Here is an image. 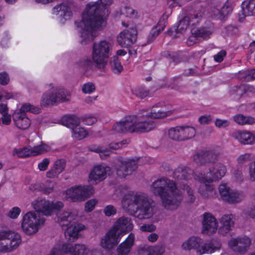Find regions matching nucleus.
<instances>
[{"label": "nucleus", "instance_id": "1", "mask_svg": "<svg viewBox=\"0 0 255 255\" xmlns=\"http://www.w3.org/2000/svg\"><path fill=\"white\" fill-rule=\"evenodd\" d=\"M193 172L186 167H179L173 173V177L178 180V189L176 183L166 177L155 181L151 186L152 193L160 196L163 206L169 210L176 209L183 200L192 203L195 200L192 190L184 183L193 176Z\"/></svg>", "mask_w": 255, "mask_h": 255}, {"label": "nucleus", "instance_id": "2", "mask_svg": "<svg viewBox=\"0 0 255 255\" xmlns=\"http://www.w3.org/2000/svg\"><path fill=\"white\" fill-rule=\"evenodd\" d=\"M112 3L113 0H98L86 4L81 19L75 22L82 44L93 40L98 36L97 31L106 26L110 13L108 6Z\"/></svg>", "mask_w": 255, "mask_h": 255}, {"label": "nucleus", "instance_id": "3", "mask_svg": "<svg viewBox=\"0 0 255 255\" xmlns=\"http://www.w3.org/2000/svg\"><path fill=\"white\" fill-rule=\"evenodd\" d=\"M31 206L35 211H29L23 217L21 228L27 235H33L44 225L45 219L38 213L46 216H51L54 212L59 211L64 206L61 201L53 202L45 198H38L31 202Z\"/></svg>", "mask_w": 255, "mask_h": 255}, {"label": "nucleus", "instance_id": "4", "mask_svg": "<svg viewBox=\"0 0 255 255\" xmlns=\"http://www.w3.org/2000/svg\"><path fill=\"white\" fill-rule=\"evenodd\" d=\"M122 206L130 215L139 219L149 218L154 213L152 201L144 193L128 191L122 199Z\"/></svg>", "mask_w": 255, "mask_h": 255}, {"label": "nucleus", "instance_id": "5", "mask_svg": "<svg viewBox=\"0 0 255 255\" xmlns=\"http://www.w3.org/2000/svg\"><path fill=\"white\" fill-rule=\"evenodd\" d=\"M154 128L155 124L153 122H142L139 121L137 115H128L116 122L109 134L111 138L114 139L118 135L127 132H145Z\"/></svg>", "mask_w": 255, "mask_h": 255}, {"label": "nucleus", "instance_id": "6", "mask_svg": "<svg viewBox=\"0 0 255 255\" xmlns=\"http://www.w3.org/2000/svg\"><path fill=\"white\" fill-rule=\"evenodd\" d=\"M227 172L226 166L221 163L216 164L212 169L203 174H195L194 178L203 185L199 189V193L204 198H210L214 197L216 193L213 185L210 184L214 181H218L221 179Z\"/></svg>", "mask_w": 255, "mask_h": 255}, {"label": "nucleus", "instance_id": "7", "mask_svg": "<svg viewBox=\"0 0 255 255\" xmlns=\"http://www.w3.org/2000/svg\"><path fill=\"white\" fill-rule=\"evenodd\" d=\"M130 219L126 217L119 218L113 228L103 237L101 241L102 248L110 250L120 242L122 237L132 229Z\"/></svg>", "mask_w": 255, "mask_h": 255}, {"label": "nucleus", "instance_id": "8", "mask_svg": "<svg viewBox=\"0 0 255 255\" xmlns=\"http://www.w3.org/2000/svg\"><path fill=\"white\" fill-rule=\"evenodd\" d=\"M58 222L65 230V237L69 239H77L79 232L85 229V225L77 223V214L76 212L63 211L57 214Z\"/></svg>", "mask_w": 255, "mask_h": 255}, {"label": "nucleus", "instance_id": "9", "mask_svg": "<svg viewBox=\"0 0 255 255\" xmlns=\"http://www.w3.org/2000/svg\"><path fill=\"white\" fill-rule=\"evenodd\" d=\"M112 49L113 44L109 40L104 39L94 43L92 58L98 68H105Z\"/></svg>", "mask_w": 255, "mask_h": 255}, {"label": "nucleus", "instance_id": "10", "mask_svg": "<svg viewBox=\"0 0 255 255\" xmlns=\"http://www.w3.org/2000/svg\"><path fill=\"white\" fill-rule=\"evenodd\" d=\"M48 92L43 94L41 100V105L46 106L54 105L59 102L70 100L69 92L62 86H56L50 83L46 85Z\"/></svg>", "mask_w": 255, "mask_h": 255}, {"label": "nucleus", "instance_id": "11", "mask_svg": "<svg viewBox=\"0 0 255 255\" xmlns=\"http://www.w3.org/2000/svg\"><path fill=\"white\" fill-rule=\"evenodd\" d=\"M28 112L38 114L40 112V109L30 104H24L20 109L15 110L12 117L14 125L17 128L26 129L30 126V120L26 115V113Z\"/></svg>", "mask_w": 255, "mask_h": 255}, {"label": "nucleus", "instance_id": "12", "mask_svg": "<svg viewBox=\"0 0 255 255\" xmlns=\"http://www.w3.org/2000/svg\"><path fill=\"white\" fill-rule=\"evenodd\" d=\"M172 114L171 110H168L166 106L162 102L158 103L153 105L150 110H142L137 115L139 121L149 122L146 119H159L170 116ZM152 122V121H151ZM155 124V123L153 121ZM156 125H155V127Z\"/></svg>", "mask_w": 255, "mask_h": 255}, {"label": "nucleus", "instance_id": "13", "mask_svg": "<svg viewBox=\"0 0 255 255\" xmlns=\"http://www.w3.org/2000/svg\"><path fill=\"white\" fill-rule=\"evenodd\" d=\"M89 252V249L84 244L64 243L55 246L48 255H87Z\"/></svg>", "mask_w": 255, "mask_h": 255}, {"label": "nucleus", "instance_id": "14", "mask_svg": "<svg viewBox=\"0 0 255 255\" xmlns=\"http://www.w3.org/2000/svg\"><path fill=\"white\" fill-rule=\"evenodd\" d=\"M94 192L92 186L89 185H76L71 187L63 192L66 199L73 202L85 200Z\"/></svg>", "mask_w": 255, "mask_h": 255}, {"label": "nucleus", "instance_id": "15", "mask_svg": "<svg viewBox=\"0 0 255 255\" xmlns=\"http://www.w3.org/2000/svg\"><path fill=\"white\" fill-rule=\"evenodd\" d=\"M122 25L128 29L121 32L117 37L118 44L122 47L128 48L133 44L137 39V30L135 25L130 24H126L122 22Z\"/></svg>", "mask_w": 255, "mask_h": 255}, {"label": "nucleus", "instance_id": "16", "mask_svg": "<svg viewBox=\"0 0 255 255\" xmlns=\"http://www.w3.org/2000/svg\"><path fill=\"white\" fill-rule=\"evenodd\" d=\"M140 158L135 160L120 157L118 159V165H116L117 175L120 178H125L130 175L133 171L136 170L137 167V164L140 163Z\"/></svg>", "mask_w": 255, "mask_h": 255}, {"label": "nucleus", "instance_id": "17", "mask_svg": "<svg viewBox=\"0 0 255 255\" xmlns=\"http://www.w3.org/2000/svg\"><path fill=\"white\" fill-rule=\"evenodd\" d=\"M218 190L221 199L229 203L235 204L240 202L245 197L242 191L232 190L226 184H221Z\"/></svg>", "mask_w": 255, "mask_h": 255}, {"label": "nucleus", "instance_id": "18", "mask_svg": "<svg viewBox=\"0 0 255 255\" xmlns=\"http://www.w3.org/2000/svg\"><path fill=\"white\" fill-rule=\"evenodd\" d=\"M50 146L43 142L37 146L34 147L25 146L23 147L15 148L13 150V155L18 157L25 158L29 156H36L50 150Z\"/></svg>", "mask_w": 255, "mask_h": 255}, {"label": "nucleus", "instance_id": "19", "mask_svg": "<svg viewBox=\"0 0 255 255\" xmlns=\"http://www.w3.org/2000/svg\"><path fill=\"white\" fill-rule=\"evenodd\" d=\"M111 168L105 164H98L94 165L89 174V180L96 184L105 180L108 175H110Z\"/></svg>", "mask_w": 255, "mask_h": 255}, {"label": "nucleus", "instance_id": "20", "mask_svg": "<svg viewBox=\"0 0 255 255\" xmlns=\"http://www.w3.org/2000/svg\"><path fill=\"white\" fill-rule=\"evenodd\" d=\"M218 227V221L214 216L210 213L204 214L202 229V233L203 234L213 235L216 232Z\"/></svg>", "mask_w": 255, "mask_h": 255}, {"label": "nucleus", "instance_id": "21", "mask_svg": "<svg viewBox=\"0 0 255 255\" xmlns=\"http://www.w3.org/2000/svg\"><path fill=\"white\" fill-rule=\"evenodd\" d=\"M251 244V240L247 236L232 238L228 242L229 247L235 252L243 253Z\"/></svg>", "mask_w": 255, "mask_h": 255}, {"label": "nucleus", "instance_id": "22", "mask_svg": "<svg viewBox=\"0 0 255 255\" xmlns=\"http://www.w3.org/2000/svg\"><path fill=\"white\" fill-rule=\"evenodd\" d=\"M72 3L69 1L57 5L53 7L52 13L61 17L60 22L64 23L72 16L71 10Z\"/></svg>", "mask_w": 255, "mask_h": 255}, {"label": "nucleus", "instance_id": "23", "mask_svg": "<svg viewBox=\"0 0 255 255\" xmlns=\"http://www.w3.org/2000/svg\"><path fill=\"white\" fill-rule=\"evenodd\" d=\"M237 1V0H227L226 3L222 7L221 10L217 8H214L212 12L209 13V16L214 18L223 19L232 12L233 6L235 4Z\"/></svg>", "mask_w": 255, "mask_h": 255}, {"label": "nucleus", "instance_id": "24", "mask_svg": "<svg viewBox=\"0 0 255 255\" xmlns=\"http://www.w3.org/2000/svg\"><path fill=\"white\" fill-rule=\"evenodd\" d=\"M233 137L240 143L245 144L255 143V135L254 133L245 130H236L233 133Z\"/></svg>", "mask_w": 255, "mask_h": 255}, {"label": "nucleus", "instance_id": "25", "mask_svg": "<svg viewBox=\"0 0 255 255\" xmlns=\"http://www.w3.org/2000/svg\"><path fill=\"white\" fill-rule=\"evenodd\" d=\"M234 216L232 214L224 215L219 220L220 227L218 233L223 236H226L229 233L234 225Z\"/></svg>", "mask_w": 255, "mask_h": 255}, {"label": "nucleus", "instance_id": "26", "mask_svg": "<svg viewBox=\"0 0 255 255\" xmlns=\"http://www.w3.org/2000/svg\"><path fill=\"white\" fill-rule=\"evenodd\" d=\"M221 244L220 242L212 241L210 243H206L197 248V253L199 255L205 254H212L219 251L221 248Z\"/></svg>", "mask_w": 255, "mask_h": 255}, {"label": "nucleus", "instance_id": "27", "mask_svg": "<svg viewBox=\"0 0 255 255\" xmlns=\"http://www.w3.org/2000/svg\"><path fill=\"white\" fill-rule=\"evenodd\" d=\"M134 235L131 233L118 247V255H128L130 252L134 242Z\"/></svg>", "mask_w": 255, "mask_h": 255}, {"label": "nucleus", "instance_id": "28", "mask_svg": "<svg viewBox=\"0 0 255 255\" xmlns=\"http://www.w3.org/2000/svg\"><path fill=\"white\" fill-rule=\"evenodd\" d=\"M55 184L53 182L47 180L42 184L39 183L31 184L29 189L33 191L38 190L42 192L46 195H48L53 191Z\"/></svg>", "mask_w": 255, "mask_h": 255}, {"label": "nucleus", "instance_id": "29", "mask_svg": "<svg viewBox=\"0 0 255 255\" xmlns=\"http://www.w3.org/2000/svg\"><path fill=\"white\" fill-rule=\"evenodd\" d=\"M191 33L192 35L187 40V44L188 45H191V41L194 40L195 38L201 37L204 39H207L210 37L211 34L210 30L206 28H202L199 29H192Z\"/></svg>", "mask_w": 255, "mask_h": 255}, {"label": "nucleus", "instance_id": "30", "mask_svg": "<svg viewBox=\"0 0 255 255\" xmlns=\"http://www.w3.org/2000/svg\"><path fill=\"white\" fill-rule=\"evenodd\" d=\"M202 242V240L197 237H191L188 240L184 242L182 245V248L184 250H191L192 249L196 250L198 248Z\"/></svg>", "mask_w": 255, "mask_h": 255}, {"label": "nucleus", "instance_id": "31", "mask_svg": "<svg viewBox=\"0 0 255 255\" xmlns=\"http://www.w3.org/2000/svg\"><path fill=\"white\" fill-rule=\"evenodd\" d=\"M214 155L207 153H197L194 155L193 159L198 164H205L206 163H214L215 159H213Z\"/></svg>", "mask_w": 255, "mask_h": 255}, {"label": "nucleus", "instance_id": "32", "mask_svg": "<svg viewBox=\"0 0 255 255\" xmlns=\"http://www.w3.org/2000/svg\"><path fill=\"white\" fill-rule=\"evenodd\" d=\"M164 251L162 245L155 246L144 247L140 249L139 253L141 252L145 255H161Z\"/></svg>", "mask_w": 255, "mask_h": 255}, {"label": "nucleus", "instance_id": "33", "mask_svg": "<svg viewBox=\"0 0 255 255\" xmlns=\"http://www.w3.org/2000/svg\"><path fill=\"white\" fill-rule=\"evenodd\" d=\"M0 114L1 115L0 117L1 123L5 126L10 125L11 122V116L10 114H8V108L7 104H0Z\"/></svg>", "mask_w": 255, "mask_h": 255}, {"label": "nucleus", "instance_id": "34", "mask_svg": "<svg viewBox=\"0 0 255 255\" xmlns=\"http://www.w3.org/2000/svg\"><path fill=\"white\" fill-rule=\"evenodd\" d=\"M61 123L63 126L71 128L72 130L73 128L79 124L80 120L76 116L67 115L62 117Z\"/></svg>", "mask_w": 255, "mask_h": 255}, {"label": "nucleus", "instance_id": "35", "mask_svg": "<svg viewBox=\"0 0 255 255\" xmlns=\"http://www.w3.org/2000/svg\"><path fill=\"white\" fill-rule=\"evenodd\" d=\"M243 14L246 16L255 15V0H246L242 3Z\"/></svg>", "mask_w": 255, "mask_h": 255}, {"label": "nucleus", "instance_id": "36", "mask_svg": "<svg viewBox=\"0 0 255 255\" xmlns=\"http://www.w3.org/2000/svg\"><path fill=\"white\" fill-rule=\"evenodd\" d=\"M72 137L76 140H81L85 138L88 134L87 129L79 125L71 130Z\"/></svg>", "mask_w": 255, "mask_h": 255}, {"label": "nucleus", "instance_id": "37", "mask_svg": "<svg viewBox=\"0 0 255 255\" xmlns=\"http://www.w3.org/2000/svg\"><path fill=\"white\" fill-rule=\"evenodd\" d=\"M234 121L240 125H251L255 122L254 118L250 116H244L242 114L236 115L234 117Z\"/></svg>", "mask_w": 255, "mask_h": 255}, {"label": "nucleus", "instance_id": "38", "mask_svg": "<svg viewBox=\"0 0 255 255\" xmlns=\"http://www.w3.org/2000/svg\"><path fill=\"white\" fill-rule=\"evenodd\" d=\"M111 66L113 72L115 74H119L123 70L121 61L117 56H114L112 58Z\"/></svg>", "mask_w": 255, "mask_h": 255}, {"label": "nucleus", "instance_id": "39", "mask_svg": "<svg viewBox=\"0 0 255 255\" xmlns=\"http://www.w3.org/2000/svg\"><path fill=\"white\" fill-rule=\"evenodd\" d=\"M165 25L166 21L160 20L157 25L151 30L149 35V40H151L153 38L157 36L163 30Z\"/></svg>", "mask_w": 255, "mask_h": 255}, {"label": "nucleus", "instance_id": "40", "mask_svg": "<svg viewBox=\"0 0 255 255\" xmlns=\"http://www.w3.org/2000/svg\"><path fill=\"white\" fill-rule=\"evenodd\" d=\"M181 127V134L183 140L194 137L196 133L195 129L192 127L183 126Z\"/></svg>", "mask_w": 255, "mask_h": 255}, {"label": "nucleus", "instance_id": "41", "mask_svg": "<svg viewBox=\"0 0 255 255\" xmlns=\"http://www.w3.org/2000/svg\"><path fill=\"white\" fill-rule=\"evenodd\" d=\"M9 240V248L10 252H11L16 249L19 246L21 242V239L20 235L14 232Z\"/></svg>", "mask_w": 255, "mask_h": 255}, {"label": "nucleus", "instance_id": "42", "mask_svg": "<svg viewBox=\"0 0 255 255\" xmlns=\"http://www.w3.org/2000/svg\"><path fill=\"white\" fill-rule=\"evenodd\" d=\"M181 127H176L170 128L168 130V135L170 138L173 140H183L181 134Z\"/></svg>", "mask_w": 255, "mask_h": 255}, {"label": "nucleus", "instance_id": "43", "mask_svg": "<svg viewBox=\"0 0 255 255\" xmlns=\"http://www.w3.org/2000/svg\"><path fill=\"white\" fill-rule=\"evenodd\" d=\"M77 65L84 74H86V72L91 70L93 67L92 62L88 59L79 61Z\"/></svg>", "mask_w": 255, "mask_h": 255}, {"label": "nucleus", "instance_id": "44", "mask_svg": "<svg viewBox=\"0 0 255 255\" xmlns=\"http://www.w3.org/2000/svg\"><path fill=\"white\" fill-rule=\"evenodd\" d=\"M122 15H124L126 17L135 18L137 16V12L129 6H126L119 13L117 12L116 16L118 17Z\"/></svg>", "mask_w": 255, "mask_h": 255}, {"label": "nucleus", "instance_id": "45", "mask_svg": "<svg viewBox=\"0 0 255 255\" xmlns=\"http://www.w3.org/2000/svg\"><path fill=\"white\" fill-rule=\"evenodd\" d=\"M131 92L132 94L141 99L147 97L149 95L148 91L143 87L133 88L131 89Z\"/></svg>", "mask_w": 255, "mask_h": 255}, {"label": "nucleus", "instance_id": "46", "mask_svg": "<svg viewBox=\"0 0 255 255\" xmlns=\"http://www.w3.org/2000/svg\"><path fill=\"white\" fill-rule=\"evenodd\" d=\"M90 150L92 151L99 153L100 157L102 159L105 158L111 153L110 150L104 148L100 146H92L90 147Z\"/></svg>", "mask_w": 255, "mask_h": 255}, {"label": "nucleus", "instance_id": "47", "mask_svg": "<svg viewBox=\"0 0 255 255\" xmlns=\"http://www.w3.org/2000/svg\"><path fill=\"white\" fill-rule=\"evenodd\" d=\"M16 96L15 93L8 92L3 88H0V101L14 99Z\"/></svg>", "mask_w": 255, "mask_h": 255}, {"label": "nucleus", "instance_id": "48", "mask_svg": "<svg viewBox=\"0 0 255 255\" xmlns=\"http://www.w3.org/2000/svg\"><path fill=\"white\" fill-rule=\"evenodd\" d=\"M240 77L246 80H251L255 78V69L240 72Z\"/></svg>", "mask_w": 255, "mask_h": 255}, {"label": "nucleus", "instance_id": "49", "mask_svg": "<svg viewBox=\"0 0 255 255\" xmlns=\"http://www.w3.org/2000/svg\"><path fill=\"white\" fill-rule=\"evenodd\" d=\"M96 87L94 84L88 82L84 84L82 87V91L84 94H90L95 91Z\"/></svg>", "mask_w": 255, "mask_h": 255}, {"label": "nucleus", "instance_id": "50", "mask_svg": "<svg viewBox=\"0 0 255 255\" xmlns=\"http://www.w3.org/2000/svg\"><path fill=\"white\" fill-rule=\"evenodd\" d=\"M243 90H245V93H248L249 92H254L255 90V89L254 87L250 85H242L239 87L236 88V92H237V94L238 95H242Z\"/></svg>", "mask_w": 255, "mask_h": 255}, {"label": "nucleus", "instance_id": "51", "mask_svg": "<svg viewBox=\"0 0 255 255\" xmlns=\"http://www.w3.org/2000/svg\"><path fill=\"white\" fill-rule=\"evenodd\" d=\"M65 167V161L64 159L57 160L54 164L53 168L57 171V173H61Z\"/></svg>", "mask_w": 255, "mask_h": 255}, {"label": "nucleus", "instance_id": "52", "mask_svg": "<svg viewBox=\"0 0 255 255\" xmlns=\"http://www.w3.org/2000/svg\"><path fill=\"white\" fill-rule=\"evenodd\" d=\"M128 143V141L125 139L120 142H112L109 146L110 149L116 150L126 146Z\"/></svg>", "mask_w": 255, "mask_h": 255}, {"label": "nucleus", "instance_id": "53", "mask_svg": "<svg viewBox=\"0 0 255 255\" xmlns=\"http://www.w3.org/2000/svg\"><path fill=\"white\" fill-rule=\"evenodd\" d=\"M13 233V232L8 230H0V241H4L5 240H9Z\"/></svg>", "mask_w": 255, "mask_h": 255}, {"label": "nucleus", "instance_id": "54", "mask_svg": "<svg viewBox=\"0 0 255 255\" xmlns=\"http://www.w3.org/2000/svg\"><path fill=\"white\" fill-rule=\"evenodd\" d=\"M97 203V200L94 199L89 200L85 204V211L87 212H91Z\"/></svg>", "mask_w": 255, "mask_h": 255}, {"label": "nucleus", "instance_id": "55", "mask_svg": "<svg viewBox=\"0 0 255 255\" xmlns=\"http://www.w3.org/2000/svg\"><path fill=\"white\" fill-rule=\"evenodd\" d=\"M215 126L219 128H225L230 125V122L227 120L217 119L215 121Z\"/></svg>", "mask_w": 255, "mask_h": 255}, {"label": "nucleus", "instance_id": "56", "mask_svg": "<svg viewBox=\"0 0 255 255\" xmlns=\"http://www.w3.org/2000/svg\"><path fill=\"white\" fill-rule=\"evenodd\" d=\"M252 156L250 153H245L240 155L237 158V161L239 164H243L252 160Z\"/></svg>", "mask_w": 255, "mask_h": 255}, {"label": "nucleus", "instance_id": "57", "mask_svg": "<svg viewBox=\"0 0 255 255\" xmlns=\"http://www.w3.org/2000/svg\"><path fill=\"white\" fill-rule=\"evenodd\" d=\"M10 78L8 74L5 72L0 73V84L1 85H6L8 84Z\"/></svg>", "mask_w": 255, "mask_h": 255}, {"label": "nucleus", "instance_id": "58", "mask_svg": "<svg viewBox=\"0 0 255 255\" xmlns=\"http://www.w3.org/2000/svg\"><path fill=\"white\" fill-rule=\"evenodd\" d=\"M21 212V210L17 207L12 208L8 212V216L11 219H16Z\"/></svg>", "mask_w": 255, "mask_h": 255}, {"label": "nucleus", "instance_id": "59", "mask_svg": "<svg viewBox=\"0 0 255 255\" xmlns=\"http://www.w3.org/2000/svg\"><path fill=\"white\" fill-rule=\"evenodd\" d=\"M187 23L188 20L186 18L183 19L179 22L178 26L177 29H175V30L179 31L180 33H183L188 26V24Z\"/></svg>", "mask_w": 255, "mask_h": 255}, {"label": "nucleus", "instance_id": "60", "mask_svg": "<svg viewBox=\"0 0 255 255\" xmlns=\"http://www.w3.org/2000/svg\"><path fill=\"white\" fill-rule=\"evenodd\" d=\"M104 212L106 216H111L116 213V209L113 206L108 205L104 209Z\"/></svg>", "mask_w": 255, "mask_h": 255}, {"label": "nucleus", "instance_id": "61", "mask_svg": "<svg viewBox=\"0 0 255 255\" xmlns=\"http://www.w3.org/2000/svg\"><path fill=\"white\" fill-rule=\"evenodd\" d=\"M49 164V160L48 158H44L38 165V169L40 171H45L46 170Z\"/></svg>", "mask_w": 255, "mask_h": 255}, {"label": "nucleus", "instance_id": "62", "mask_svg": "<svg viewBox=\"0 0 255 255\" xmlns=\"http://www.w3.org/2000/svg\"><path fill=\"white\" fill-rule=\"evenodd\" d=\"M167 3L170 8L181 6L182 4V0H167Z\"/></svg>", "mask_w": 255, "mask_h": 255}, {"label": "nucleus", "instance_id": "63", "mask_svg": "<svg viewBox=\"0 0 255 255\" xmlns=\"http://www.w3.org/2000/svg\"><path fill=\"white\" fill-rule=\"evenodd\" d=\"M97 122V119L93 116H86L83 120V122L85 124L91 126L95 124Z\"/></svg>", "mask_w": 255, "mask_h": 255}, {"label": "nucleus", "instance_id": "64", "mask_svg": "<svg viewBox=\"0 0 255 255\" xmlns=\"http://www.w3.org/2000/svg\"><path fill=\"white\" fill-rule=\"evenodd\" d=\"M156 229L154 225L152 224L143 225L140 227V230L142 232H152Z\"/></svg>", "mask_w": 255, "mask_h": 255}]
</instances>
